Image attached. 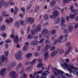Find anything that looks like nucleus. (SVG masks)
I'll use <instances>...</instances> for the list:
<instances>
[{
    "mask_svg": "<svg viewBox=\"0 0 78 78\" xmlns=\"http://www.w3.org/2000/svg\"><path fill=\"white\" fill-rule=\"evenodd\" d=\"M60 18H59V17H58L57 18V19L56 20V21H55V24H57V23H59V22H60Z\"/></svg>",
    "mask_w": 78,
    "mask_h": 78,
    "instance_id": "2f4dec72",
    "label": "nucleus"
},
{
    "mask_svg": "<svg viewBox=\"0 0 78 78\" xmlns=\"http://www.w3.org/2000/svg\"><path fill=\"white\" fill-rule=\"evenodd\" d=\"M19 36L18 35H16L13 38V41L14 43L17 44L19 42Z\"/></svg>",
    "mask_w": 78,
    "mask_h": 78,
    "instance_id": "6e6552de",
    "label": "nucleus"
},
{
    "mask_svg": "<svg viewBox=\"0 0 78 78\" xmlns=\"http://www.w3.org/2000/svg\"><path fill=\"white\" fill-rule=\"evenodd\" d=\"M51 47V44H50L49 46L48 45H46L44 47L45 49L42 50V53H44V52H45V51H46L48 50V48H50Z\"/></svg>",
    "mask_w": 78,
    "mask_h": 78,
    "instance_id": "0eeeda50",
    "label": "nucleus"
},
{
    "mask_svg": "<svg viewBox=\"0 0 78 78\" xmlns=\"http://www.w3.org/2000/svg\"><path fill=\"white\" fill-rule=\"evenodd\" d=\"M64 38V36L63 35H60L59 36L58 38V39H61V40H62V39Z\"/></svg>",
    "mask_w": 78,
    "mask_h": 78,
    "instance_id": "79ce46f5",
    "label": "nucleus"
},
{
    "mask_svg": "<svg viewBox=\"0 0 78 78\" xmlns=\"http://www.w3.org/2000/svg\"><path fill=\"white\" fill-rule=\"evenodd\" d=\"M44 36V34H43L42 33V34H40L39 35V38H40L41 39V38H42V37H43Z\"/></svg>",
    "mask_w": 78,
    "mask_h": 78,
    "instance_id": "37998d69",
    "label": "nucleus"
},
{
    "mask_svg": "<svg viewBox=\"0 0 78 78\" xmlns=\"http://www.w3.org/2000/svg\"><path fill=\"white\" fill-rule=\"evenodd\" d=\"M33 37V36L31 34L27 36V38L28 39H31Z\"/></svg>",
    "mask_w": 78,
    "mask_h": 78,
    "instance_id": "c03bdc74",
    "label": "nucleus"
},
{
    "mask_svg": "<svg viewBox=\"0 0 78 78\" xmlns=\"http://www.w3.org/2000/svg\"><path fill=\"white\" fill-rule=\"evenodd\" d=\"M33 69V67L32 66H30L28 67L26 69V71L28 72V71H30V70H31Z\"/></svg>",
    "mask_w": 78,
    "mask_h": 78,
    "instance_id": "aec40b11",
    "label": "nucleus"
},
{
    "mask_svg": "<svg viewBox=\"0 0 78 78\" xmlns=\"http://www.w3.org/2000/svg\"><path fill=\"white\" fill-rule=\"evenodd\" d=\"M21 53H22V51H19L17 54L15 55V57L17 60H21L22 59V58L21 56Z\"/></svg>",
    "mask_w": 78,
    "mask_h": 78,
    "instance_id": "7ed1b4c3",
    "label": "nucleus"
},
{
    "mask_svg": "<svg viewBox=\"0 0 78 78\" xmlns=\"http://www.w3.org/2000/svg\"><path fill=\"white\" fill-rule=\"evenodd\" d=\"M48 18V15H45L44 16V20H47Z\"/></svg>",
    "mask_w": 78,
    "mask_h": 78,
    "instance_id": "c9c22d12",
    "label": "nucleus"
},
{
    "mask_svg": "<svg viewBox=\"0 0 78 78\" xmlns=\"http://www.w3.org/2000/svg\"><path fill=\"white\" fill-rule=\"evenodd\" d=\"M35 76L34 75H33L31 74L30 76V77L32 78H34Z\"/></svg>",
    "mask_w": 78,
    "mask_h": 78,
    "instance_id": "13d9d810",
    "label": "nucleus"
},
{
    "mask_svg": "<svg viewBox=\"0 0 78 78\" xmlns=\"http://www.w3.org/2000/svg\"><path fill=\"white\" fill-rule=\"evenodd\" d=\"M17 64L16 62H13L11 64L9 65L8 66V70H9V71H10L12 69L13 67H16Z\"/></svg>",
    "mask_w": 78,
    "mask_h": 78,
    "instance_id": "20e7f679",
    "label": "nucleus"
},
{
    "mask_svg": "<svg viewBox=\"0 0 78 78\" xmlns=\"http://www.w3.org/2000/svg\"><path fill=\"white\" fill-rule=\"evenodd\" d=\"M69 0H63V3L62 4V5L64 6L66 5V3H69Z\"/></svg>",
    "mask_w": 78,
    "mask_h": 78,
    "instance_id": "412c9836",
    "label": "nucleus"
},
{
    "mask_svg": "<svg viewBox=\"0 0 78 78\" xmlns=\"http://www.w3.org/2000/svg\"><path fill=\"white\" fill-rule=\"evenodd\" d=\"M64 53V50L63 49H60L59 51V54H62Z\"/></svg>",
    "mask_w": 78,
    "mask_h": 78,
    "instance_id": "473e14b6",
    "label": "nucleus"
},
{
    "mask_svg": "<svg viewBox=\"0 0 78 78\" xmlns=\"http://www.w3.org/2000/svg\"><path fill=\"white\" fill-rule=\"evenodd\" d=\"M32 56V54L29 53L26 55V57L27 58H30Z\"/></svg>",
    "mask_w": 78,
    "mask_h": 78,
    "instance_id": "5701e85b",
    "label": "nucleus"
},
{
    "mask_svg": "<svg viewBox=\"0 0 78 78\" xmlns=\"http://www.w3.org/2000/svg\"><path fill=\"white\" fill-rule=\"evenodd\" d=\"M8 5H9V4H8V3H7V2H5L4 4V6H5V7H6V8L7 7H8Z\"/></svg>",
    "mask_w": 78,
    "mask_h": 78,
    "instance_id": "09e8293b",
    "label": "nucleus"
},
{
    "mask_svg": "<svg viewBox=\"0 0 78 78\" xmlns=\"http://www.w3.org/2000/svg\"><path fill=\"white\" fill-rule=\"evenodd\" d=\"M76 16H77L78 15V10H76L75 11V13H74Z\"/></svg>",
    "mask_w": 78,
    "mask_h": 78,
    "instance_id": "864d4df0",
    "label": "nucleus"
},
{
    "mask_svg": "<svg viewBox=\"0 0 78 78\" xmlns=\"http://www.w3.org/2000/svg\"><path fill=\"white\" fill-rule=\"evenodd\" d=\"M50 42V41L48 40H45V44H48V43H49Z\"/></svg>",
    "mask_w": 78,
    "mask_h": 78,
    "instance_id": "052dcab7",
    "label": "nucleus"
},
{
    "mask_svg": "<svg viewBox=\"0 0 78 78\" xmlns=\"http://www.w3.org/2000/svg\"><path fill=\"white\" fill-rule=\"evenodd\" d=\"M44 59H47L48 58V51H46L45 52L44 54Z\"/></svg>",
    "mask_w": 78,
    "mask_h": 78,
    "instance_id": "ddd939ff",
    "label": "nucleus"
},
{
    "mask_svg": "<svg viewBox=\"0 0 78 78\" xmlns=\"http://www.w3.org/2000/svg\"><path fill=\"white\" fill-rule=\"evenodd\" d=\"M47 73L49 74V72L48 71L46 70V71H44L42 73L43 75L41 76V78H47L45 75H47Z\"/></svg>",
    "mask_w": 78,
    "mask_h": 78,
    "instance_id": "423d86ee",
    "label": "nucleus"
},
{
    "mask_svg": "<svg viewBox=\"0 0 78 78\" xmlns=\"http://www.w3.org/2000/svg\"><path fill=\"white\" fill-rule=\"evenodd\" d=\"M66 19L67 22H69V17L68 16H67L66 17Z\"/></svg>",
    "mask_w": 78,
    "mask_h": 78,
    "instance_id": "4d7b16f0",
    "label": "nucleus"
},
{
    "mask_svg": "<svg viewBox=\"0 0 78 78\" xmlns=\"http://www.w3.org/2000/svg\"><path fill=\"white\" fill-rule=\"evenodd\" d=\"M8 4H9V5L10 4V5H15V4H14L12 0L9 1L8 2Z\"/></svg>",
    "mask_w": 78,
    "mask_h": 78,
    "instance_id": "4be33fe9",
    "label": "nucleus"
},
{
    "mask_svg": "<svg viewBox=\"0 0 78 78\" xmlns=\"http://www.w3.org/2000/svg\"><path fill=\"white\" fill-rule=\"evenodd\" d=\"M9 20L10 22H13V20H14V19H13L12 18L10 17L9 18Z\"/></svg>",
    "mask_w": 78,
    "mask_h": 78,
    "instance_id": "8fccbe9b",
    "label": "nucleus"
},
{
    "mask_svg": "<svg viewBox=\"0 0 78 78\" xmlns=\"http://www.w3.org/2000/svg\"><path fill=\"white\" fill-rule=\"evenodd\" d=\"M51 33L52 34H55L56 33V30H53L51 32Z\"/></svg>",
    "mask_w": 78,
    "mask_h": 78,
    "instance_id": "3c124183",
    "label": "nucleus"
},
{
    "mask_svg": "<svg viewBox=\"0 0 78 78\" xmlns=\"http://www.w3.org/2000/svg\"><path fill=\"white\" fill-rule=\"evenodd\" d=\"M73 73L75 75V74H77V75L78 76V71L77 72L75 71H73Z\"/></svg>",
    "mask_w": 78,
    "mask_h": 78,
    "instance_id": "6e6d98bb",
    "label": "nucleus"
},
{
    "mask_svg": "<svg viewBox=\"0 0 78 78\" xmlns=\"http://www.w3.org/2000/svg\"><path fill=\"white\" fill-rule=\"evenodd\" d=\"M28 21L30 22L31 23H33L34 22V18L31 19V18H27L25 22L26 23H27Z\"/></svg>",
    "mask_w": 78,
    "mask_h": 78,
    "instance_id": "9d476101",
    "label": "nucleus"
},
{
    "mask_svg": "<svg viewBox=\"0 0 78 78\" xmlns=\"http://www.w3.org/2000/svg\"><path fill=\"white\" fill-rule=\"evenodd\" d=\"M59 15V12L57 10L53 12V16L55 17H56Z\"/></svg>",
    "mask_w": 78,
    "mask_h": 78,
    "instance_id": "4468645a",
    "label": "nucleus"
},
{
    "mask_svg": "<svg viewBox=\"0 0 78 78\" xmlns=\"http://www.w3.org/2000/svg\"><path fill=\"white\" fill-rule=\"evenodd\" d=\"M56 42H62V40H61V39H59L58 38V39L57 40H55Z\"/></svg>",
    "mask_w": 78,
    "mask_h": 78,
    "instance_id": "a18cd8bd",
    "label": "nucleus"
},
{
    "mask_svg": "<svg viewBox=\"0 0 78 78\" xmlns=\"http://www.w3.org/2000/svg\"><path fill=\"white\" fill-rule=\"evenodd\" d=\"M63 75H64L65 76H66L67 77H68L69 76V73H63Z\"/></svg>",
    "mask_w": 78,
    "mask_h": 78,
    "instance_id": "603ef678",
    "label": "nucleus"
},
{
    "mask_svg": "<svg viewBox=\"0 0 78 78\" xmlns=\"http://www.w3.org/2000/svg\"><path fill=\"white\" fill-rule=\"evenodd\" d=\"M36 61H37L36 59H34L31 62V65H33L34 64H35V63H36Z\"/></svg>",
    "mask_w": 78,
    "mask_h": 78,
    "instance_id": "393cba45",
    "label": "nucleus"
},
{
    "mask_svg": "<svg viewBox=\"0 0 78 78\" xmlns=\"http://www.w3.org/2000/svg\"><path fill=\"white\" fill-rule=\"evenodd\" d=\"M19 16L20 17H21V19H23V14H20L19 15Z\"/></svg>",
    "mask_w": 78,
    "mask_h": 78,
    "instance_id": "bf43d9fd",
    "label": "nucleus"
},
{
    "mask_svg": "<svg viewBox=\"0 0 78 78\" xmlns=\"http://www.w3.org/2000/svg\"><path fill=\"white\" fill-rule=\"evenodd\" d=\"M76 15L75 13L71 14L69 15V18L70 19H73L75 17Z\"/></svg>",
    "mask_w": 78,
    "mask_h": 78,
    "instance_id": "f3484780",
    "label": "nucleus"
},
{
    "mask_svg": "<svg viewBox=\"0 0 78 78\" xmlns=\"http://www.w3.org/2000/svg\"><path fill=\"white\" fill-rule=\"evenodd\" d=\"M2 16H8V15L6 14V12L5 11L2 12Z\"/></svg>",
    "mask_w": 78,
    "mask_h": 78,
    "instance_id": "a878e982",
    "label": "nucleus"
},
{
    "mask_svg": "<svg viewBox=\"0 0 78 78\" xmlns=\"http://www.w3.org/2000/svg\"><path fill=\"white\" fill-rule=\"evenodd\" d=\"M73 25L72 24H69V30L70 33L72 32V30H73Z\"/></svg>",
    "mask_w": 78,
    "mask_h": 78,
    "instance_id": "f8f14e48",
    "label": "nucleus"
},
{
    "mask_svg": "<svg viewBox=\"0 0 78 78\" xmlns=\"http://www.w3.org/2000/svg\"><path fill=\"white\" fill-rule=\"evenodd\" d=\"M71 50H72V46H70L68 48V50L66 51L65 55H68V54H69V53H70V51Z\"/></svg>",
    "mask_w": 78,
    "mask_h": 78,
    "instance_id": "dca6fc26",
    "label": "nucleus"
},
{
    "mask_svg": "<svg viewBox=\"0 0 78 78\" xmlns=\"http://www.w3.org/2000/svg\"><path fill=\"white\" fill-rule=\"evenodd\" d=\"M77 27H78V23H76V24L74 28L75 29H76V28Z\"/></svg>",
    "mask_w": 78,
    "mask_h": 78,
    "instance_id": "0e129e2a",
    "label": "nucleus"
},
{
    "mask_svg": "<svg viewBox=\"0 0 78 78\" xmlns=\"http://www.w3.org/2000/svg\"><path fill=\"white\" fill-rule=\"evenodd\" d=\"M41 25L39 24L38 25V26L37 27L35 28V30H31V33L32 35H35L36 33H37V32L40 31H41Z\"/></svg>",
    "mask_w": 78,
    "mask_h": 78,
    "instance_id": "f03ea898",
    "label": "nucleus"
},
{
    "mask_svg": "<svg viewBox=\"0 0 78 78\" xmlns=\"http://www.w3.org/2000/svg\"><path fill=\"white\" fill-rule=\"evenodd\" d=\"M30 45H35V43H34V41H32L31 42Z\"/></svg>",
    "mask_w": 78,
    "mask_h": 78,
    "instance_id": "5fc2aeb1",
    "label": "nucleus"
},
{
    "mask_svg": "<svg viewBox=\"0 0 78 78\" xmlns=\"http://www.w3.org/2000/svg\"><path fill=\"white\" fill-rule=\"evenodd\" d=\"M47 32H48V30H47V29H44V31L42 32V33L43 34H45V33H47Z\"/></svg>",
    "mask_w": 78,
    "mask_h": 78,
    "instance_id": "f704fd0d",
    "label": "nucleus"
},
{
    "mask_svg": "<svg viewBox=\"0 0 78 78\" xmlns=\"http://www.w3.org/2000/svg\"><path fill=\"white\" fill-rule=\"evenodd\" d=\"M4 53L6 56H8V55H9V52L7 51H5Z\"/></svg>",
    "mask_w": 78,
    "mask_h": 78,
    "instance_id": "de8ad7c7",
    "label": "nucleus"
},
{
    "mask_svg": "<svg viewBox=\"0 0 78 78\" xmlns=\"http://www.w3.org/2000/svg\"><path fill=\"white\" fill-rule=\"evenodd\" d=\"M22 66H23V65L21 63H20L17 66L16 69L18 70V69H20V68H21L22 67Z\"/></svg>",
    "mask_w": 78,
    "mask_h": 78,
    "instance_id": "6ab92c4d",
    "label": "nucleus"
},
{
    "mask_svg": "<svg viewBox=\"0 0 78 78\" xmlns=\"http://www.w3.org/2000/svg\"><path fill=\"white\" fill-rule=\"evenodd\" d=\"M31 5L30 4L27 7V10L28 11L30 9V8H31Z\"/></svg>",
    "mask_w": 78,
    "mask_h": 78,
    "instance_id": "49530a36",
    "label": "nucleus"
},
{
    "mask_svg": "<svg viewBox=\"0 0 78 78\" xmlns=\"http://www.w3.org/2000/svg\"><path fill=\"white\" fill-rule=\"evenodd\" d=\"M55 46H53L52 48L50 50L51 51H52V50H55Z\"/></svg>",
    "mask_w": 78,
    "mask_h": 78,
    "instance_id": "e2e57ef3",
    "label": "nucleus"
},
{
    "mask_svg": "<svg viewBox=\"0 0 78 78\" xmlns=\"http://www.w3.org/2000/svg\"><path fill=\"white\" fill-rule=\"evenodd\" d=\"M42 66H43V64H42V63H39L37 65V67L38 68L39 67H42Z\"/></svg>",
    "mask_w": 78,
    "mask_h": 78,
    "instance_id": "e433bc0d",
    "label": "nucleus"
},
{
    "mask_svg": "<svg viewBox=\"0 0 78 78\" xmlns=\"http://www.w3.org/2000/svg\"><path fill=\"white\" fill-rule=\"evenodd\" d=\"M29 47L28 46H24L23 48V50L24 51H25L27 50V49H28V48Z\"/></svg>",
    "mask_w": 78,
    "mask_h": 78,
    "instance_id": "bb28decb",
    "label": "nucleus"
},
{
    "mask_svg": "<svg viewBox=\"0 0 78 78\" xmlns=\"http://www.w3.org/2000/svg\"><path fill=\"white\" fill-rule=\"evenodd\" d=\"M15 25L17 27H19L20 26V24L19 22H16L15 23Z\"/></svg>",
    "mask_w": 78,
    "mask_h": 78,
    "instance_id": "4c0bfd02",
    "label": "nucleus"
},
{
    "mask_svg": "<svg viewBox=\"0 0 78 78\" xmlns=\"http://www.w3.org/2000/svg\"><path fill=\"white\" fill-rule=\"evenodd\" d=\"M44 41H45L44 39L42 38L41 39L39 43H40V44H41V43H43V42H44Z\"/></svg>",
    "mask_w": 78,
    "mask_h": 78,
    "instance_id": "a19ab883",
    "label": "nucleus"
},
{
    "mask_svg": "<svg viewBox=\"0 0 78 78\" xmlns=\"http://www.w3.org/2000/svg\"><path fill=\"white\" fill-rule=\"evenodd\" d=\"M3 3H4V0H2L0 2V7L1 8L2 6L3 5Z\"/></svg>",
    "mask_w": 78,
    "mask_h": 78,
    "instance_id": "7c9ffc66",
    "label": "nucleus"
},
{
    "mask_svg": "<svg viewBox=\"0 0 78 78\" xmlns=\"http://www.w3.org/2000/svg\"><path fill=\"white\" fill-rule=\"evenodd\" d=\"M20 22L21 25H25L24 21L22 20H20Z\"/></svg>",
    "mask_w": 78,
    "mask_h": 78,
    "instance_id": "c85d7f7f",
    "label": "nucleus"
},
{
    "mask_svg": "<svg viewBox=\"0 0 78 78\" xmlns=\"http://www.w3.org/2000/svg\"><path fill=\"white\" fill-rule=\"evenodd\" d=\"M21 10H22V11H25V8H24V7H22L21 8Z\"/></svg>",
    "mask_w": 78,
    "mask_h": 78,
    "instance_id": "774afa93",
    "label": "nucleus"
},
{
    "mask_svg": "<svg viewBox=\"0 0 78 78\" xmlns=\"http://www.w3.org/2000/svg\"><path fill=\"white\" fill-rule=\"evenodd\" d=\"M43 72V70H41L40 71L37 72L35 73H34V74L36 75H37V74H40V73H41L42 72Z\"/></svg>",
    "mask_w": 78,
    "mask_h": 78,
    "instance_id": "b1692460",
    "label": "nucleus"
},
{
    "mask_svg": "<svg viewBox=\"0 0 78 78\" xmlns=\"http://www.w3.org/2000/svg\"><path fill=\"white\" fill-rule=\"evenodd\" d=\"M7 60V58H5V55H3L2 57H0V66H2V63L5 62Z\"/></svg>",
    "mask_w": 78,
    "mask_h": 78,
    "instance_id": "39448f33",
    "label": "nucleus"
},
{
    "mask_svg": "<svg viewBox=\"0 0 78 78\" xmlns=\"http://www.w3.org/2000/svg\"><path fill=\"white\" fill-rule=\"evenodd\" d=\"M16 72L14 71H11L9 74V76H11L12 78H16Z\"/></svg>",
    "mask_w": 78,
    "mask_h": 78,
    "instance_id": "1a4fd4ad",
    "label": "nucleus"
},
{
    "mask_svg": "<svg viewBox=\"0 0 78 78\" xmlns=\"http://www.w3.org/2000/svg\"><path fill=\"white\" fill-rule=\"evenodd\" d=\"M5 29H6V27H5V25H3L1 26V30L3 31L4 30H5Z\"/></svg>",
    "mask_w": 78,
    "mask_h": 78,
    "instance_id": "c756f323",
    "label": "nucleus"
},
{
    "mask_svg": "<svg viewBox=\"0 0 78 78\" xmlns=\"http://www.w3.org/2000/svg\"><path fill=\"white\" fill-rule=\"evenodd\" d=\"M5 70H6V68H5L2 69L0 71V75H2V76H5Z\"/></svg>",
    "mask_w": 78,
    "mask_h": 78,
    "instance_id": "9b49d317",
    "label": "nucleus"
},
{
    "mask_svg": "<svg viewBox=\"0 0 78 78\" xmlns=\"http://www.w3.org/2000/svg\"><path fill=\"white\" fill-rule=\"evenodd\" d=\"M10 42H11V40L9 39H8L5 41V43H10Z\"/></svg>",
    "mask_w": 78,
    "mask_h": 78,
    "instance_id": "58836bf2",
    "label": "nucleus"
},
{
    "mask_svg": "<svg viewBox=\"0 0 78 78\" xmlns=\"http://www.w3.org/2000/svg\"><path fill=\"white\" fill-rule=\"evenodd\" d=\"M61 22L60 23V25H63L64 22H65V18L64 17H62L61 18Z\"/></svg>",
    "mask_w": 78,
    "mask_h": 78,
    "instance_id": "2eb2a0df",
    "label": "nucleus"
},
{
    "mask_svg": "<svg viewBox=\"0 0 78 78\" xmlns=\"http://www.w3.org/2000/svg\"><path fill=\"white\" fill-rule=\"evenodd\" d=\"M61 61H62V62L64 63V64L63 65L62 64H61V66L62 67H63L64 68H67L68 70H69V73H72V72H73V70H78V68L76 69V68H75L74 66H71L70 65H69V67L71 68V69H72L73 70L70 68H69V65L65 63V62L64 61V60L62 59H61Z\"/></svg>",
    "mask_w": 78,
    "mask_h": 78,
    "instance_id": "f257e3e1",
    "label": "nucleus"
},
{
    "mask_svg": "<svg viewBox=\"0 0 78 78\" xmlns=\"http://www.w3.org/2000/svg\"><path fill=\"white\" fill-rule=\"evenodd\" d=\"M2 36V37H6V36H7V34H6L5 33H3L2 34H1Z\"/></svg>",
    "mask_w": 78,
    "mask_h": 78,
    "instance_id": "ea45409f",
    "label": "nucleus"
},
{
    "mask_svg": "<svg viewBox=\"0 0 78 78\" xmlns=\"http://www.w3.org/2000/svg\"><path fill=\"white\" fill-rule=\"evenodd\" d=\"M30 64V62H27L25 63V65H29Z\"/></svg>",
    "mask_w": 78,
    "mask_h": 78,
    "instance_id": "69168bd1",
    "label": "nucleus"
},
{
    "mask_svg": "<svg viewBox=\"0 0 78 78\" xmlns=\"http://www.w3.org/2000/svg\"><path fill=\"white\" fill-rule=\"evenodd\" d=\"M34 42L35 43V45H36V44H38V43H39V41H37V40H36L34 41Z\"/></svg>",
    "mask_w": 78,
    "mask_h": 78,
    "instance_id": "680f3d73",
    "label": "nucleus"
},
{
    "mask_svg": "<svg viewBox=\"0 0 78 78\" xmlns=\"http://www.w3.org/2000/svg\"><path fill=\"white\" fill-rule=\"evenodd\" d=\"M25 45H26V46H28V45H30V44H29V42H26L25 43Z\"/></svg>",
    "mask_w": 78,
    "mask_h": 78,
    "instance_id": "338daca9",
    "label": "nucleus"
},
{
    "mask_svg": "<svg viewBox=\"0 0 78 78\" xmlns=\"http://www.w3.org/2000/svg\"><path fill=\"white\" fill-rule=\"evenodd\" d=\"M55 5V2L54 1H52L50 2V5L51 6H53Z\"/></svg>",
    "mask_w": 78,
    "mask_h": 78,
    "instance_id": "72a5a7b5",
    "label": "nucleus"
},
{
    "mask_svg": "<svg viewBox=\"0 0 78 78\" xmlns=\"http://www.w3.org/2000/svg\"><path fill=\"white\" fill-rule=\"evenodd\" d=\"M58 53V51H55L52 52L51 54V57L54 56L55 55Z\"/></svg>",
    "mask_w": 78,
    "mask_h": 78,
    "instance_id": "a211bd4d",
    "label": "nucleus"
},
{
    "mask_svg": "<svg viewBox=\"0 0 78 78\" xmlns=\"http://www.w3.org/2000/svg\"><path fill=\"white\" fill-rule=\"evenodd\" d=\"M20 74L21 75H22L23 76H24V75H25V71L23 70L20 72Z\"/></svg>",
    "mask_w": 78,
    "mask_h": 78,
    "instance_id": "cd10ccee",
    "label": "nucleus"
}]
</instances>
